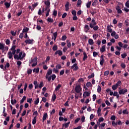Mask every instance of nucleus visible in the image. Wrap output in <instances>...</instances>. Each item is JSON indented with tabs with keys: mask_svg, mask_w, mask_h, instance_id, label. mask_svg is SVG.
I'll return each instance as SVG.
<instances>
[{
	"mask_svg": "<svg viewBox=\"0 0 129 129\" xmlns=\"http://www.w3.org/2000/svg\"><path fill=\"white\" fill-rule=\"evenodd\" d=\"M11 104L14 105V104H15V103H17V100L14 99L13 100V97H14V96L13 95H11Z\"/></svg>",
	"mask_w": 129,
	"mask_h": 129,
	"instance_id": "obj_9",
	"label": "nucleus"
},
{
	"mask_svg": "<svg viewBox=\"0 0 129 129\" xmlns=\"http://www.w3.org/2000/svg\"><path fill=\"white\" fill-rule=\"evenodd\" d=\"M39 72H40V68H34L33 70V72H34L36 74H38V73H39Z\"/></svg>",
	"mask_w": 129,
	"mask_h": 129,
	"instance_id": "obj_15",
	"label": "nucleus"
},
{
	"mask_svg": "<svg viewBox=\"0 0 129 129\" xmlns=\"http://www.w3.org/2000/svg\"><path fill=\"white\" fill-rule=\"evenodd\" d=\"M98 116H101V108L99 107L97 111Z\"/></svg>",
	"mask_w": 129,
	"mask_h": 129,
	"instance_id": "obj_12",
	"label": "nucleus"
},
{
	"mask_svg": "<svg viewBox=\"0 0 129 129\" xmlns=\"http://www.w3.org/2000/svg\"><path fill=\"white\" fill-rule=\"evenodd\" d=\"M67 46L68 48H71V43L69 40H67Z\"/></svg>",
	"mask_w": 129,
	"mask_h": 129,
	"instance_id": "obj_36",
	"label": "nucleus"
},
{
	"mask_svg": "<svg viewBox=\"0 0 129 129\" xmlns=\"http://www.w3.org/2000/svg\"><path fill=\"white\" fill-rule=\"evenodd\" d=\"M14 59H17V60H20V57H19V55L18 54L14 55Z\"/></svg>",
	"mask_w": 129,
	"mask_h": 129,
	"instance_id": "obj_58",
	"label": "nucleus"
},
{
	"mask_svg": "<svg viewBox=\"0 0 129 129\" xmlns=\"http://www.w3.org/2000/svg\"><path fill=\"white\" fill-rule=\"evenodd\" d=\"M56 69H61V68H62V67L61 66V64H58L56 65Z\"/></svg>",
	"mask_w": 129,
	"mask_h": 129,
	"instance_id": "obj_59",
	"label": "nucleus"
},
{
	"mask_svg": "<svg viewBox=\"0 0 129 129\" xmlns=\"http://www.w3.org/2000/svg\"><path fill=\"white\" fill-rule=\"evenodd\" d=\"M89 26H88V25H85V27L84 28V31L85 32V33H88V31H89Z\"/></svg>",
	"mask_w": 129,
	"mask_h": 129,
	"instance_id": "obj_10",
	"label": "nucleus"
},
{
	"mask_svg": "<svg viewBox=\"0 0 129 129\" xmlns=\"http://www.w3.org/2000/svg\"><path fill=\"white\" fill-rule=\"evenodd\" d=\"M99 27H98V26H97V25H95L94 26H93V27H92V29H93V30H94V31H97L98 30V29H99Z\"/></svg>",
	"mask_w": 129,
	"mask_h": 129,
	"instance_id": "obj_32",
	"label": "nucleus"
},
{
	"mask_svg": "<svg viewBox=\"0 0 129 129\" xmlns=\"http://www.w3.org/2000/svg\"><path fill=\"white\" fill-rule=\"evenodd\" d=\"M100 52H102V53H103V52H105V45H103L100 49Z\"/></svg>",
	"mask_w": 129,
	"mask_h": 129,
	"instance_id": "obj_27",
	"label": "nucleus"
},
{
	"mask_svg": "<svg viewBox=\"0 0 129 129\" xmlns=\"http://www.w3.org/2000/svg\"><path fill=\"white\" fill-rule=\"evenodd\" d=\"M5 49V44L3 43H0V50H4V49Z\"/></svg>",
	"mask_w": 129,
	"mask_h": 129,
	"instance_id": "obj_23",
	"label": "nucleus"
},
{
	"mask_svg": "<svg viewBox=\"0 0 129 129\" xmlns=\"http://www.w3.org/2000/svg\"><path fill=\"white\" fill-rule=\"evenodd\" d=\"M22 55H23V52H19L18 57L20 58V60H22Z\"/></svg>",
	"mask_w": 129,
	"mask_h": 129,
	"instance_id": "obj_52",
	"label": "nucleus"
},
{
	"mask_svg": "<svg viewBox=\"0 0 129 129\" xmlns=\"http://www.w3.org/2000/svg\"><path fill=\"white\" fill-rule=\"evenodd\" d=\"M122 113H123V114H128V111H127V109L123 110L122 111Z\"/></svg>",
	"mask_w": 129,
	"mask_h": 129,
	"instance_id": "obj_35",
	"label": "nucleus"
},
{
	"mask_svg": "<svg viewBox=\"0 0 129 129\" xmlns=\"http://www.w3.org/2000/svg\"><path fill=\"white\" fill-rule=\"evenodd\" d=\"M39 98H37L34 102V104H35V105H37L38 103H39Z\"/></svg>",
	"mask_w": 129,
	"mask_h": 129,
	"instance_id": "obj_50",
	"label": "nucleus"
},
{
	"mask_svg": "<svg viewBox=\"0 0 129 129\" xmlns=\"http://www.w3.org/2000/svg\"><path fill=\"white\" fill-rule=\"evenodd\" d=\"M71 69H73L74 71H77L79 69V68L77 66V63H74L71 67Z\"/></svg>",
	"mask_w": 129,
	"mask_h": 129,
	"instance_id": "obj_3",
	"label": "nucleus"
},
{
	"mask_svg": "<svg viewBox=\"0 0 129 129\" xmlns=\"http://www.w3.org/2000/svg\"><path fill=\"white\" fill-rule=\"evenodd\" d=\"M52 70H50L49 69L48 72H47V74L46 75H48V76H49V75H51V74H52Z\"/></svg>",
	"mask_w": 129,
	"mask_h": 129,
	"instance_id": "obj_44",
	"label": "nucleus"
},
{
	"mask_svg": "<svg viewBox=\"0 0 129 129\" xmlns=\"http://www.w3.org/2000/svg\"><path fill=\"white\" fill-rule=\"evenodd\" d=\"M38 64V58L37 57H35L33 59V66L35 67Z\"/></svg>",
	"mask_w": 129,
	"mask_h": 129,
	"instance_id": "obj_8",
	"label": "nucleus"
},
{
	"mask_svg": "<svg viewBox=\"0 0 129 129\" xmlns=\"http://www.w3.org/2000/svg\"><path fill=\"white\" fill-rule=\"evenodd\" d=\"M90 6H91V2H89L86 4V7L88 9H89L90 8Z\"/></svg>",
	"mask_w": 129,
	"mask_h": 129,
	"instance_id": "obj_37",
	"label": "nucleus"
},
{
	"mask_svg": "<svg viewBox=\"0 0 129 129\" xmlns=\"http://www.w3.org/2000/svg\"><path fill=\"white\" fill-rule=\"evenodd\" d=\"M88 43L89 45H92L94 44V41H93V39H90L88 40Z\"/></svg>",
	"mask_w": 129,
	"mask_h": 129,
	"instance_id": "obj_21",
	"label": "nucleus"
},
{
	"mask_svg": "<svg viewBox=\"0 0 129 129\" xmlns=\"http://www.w3.org/2000/svg\"><path fill=\"white\" fill-rule=\"evenodd\" d=\"M32 42H33V40H30V39H26L25 41V43H26V44H31L32 43Z\"/></svg>",
	"mask_w": 129,
	"mask_h": 129,
	"instance_id": "obj_28",
	"label": "nucleus"
},
{
	"mask_svg": "<svg viewBox=\"0 0 129 129\" xmlns=\"http://www.w3.org/2000/svg\"><path fill=\"white\" fill-rule=\"evenodd\" d=\"M57 54H58L59 56H62L63 52L61 50H57L55 52V55H57Z\"/></svg>",
	"mask_w": 129,
	"mask_h": 129,
	"instance_id": "obj_18",
	"label": "nucleus"
},
{
	"mask_svg": "<svg viewBox=\"0 0 129 129\" xmlns=\"http://www.w3.org/2000/svg\"><path fill=\"white\" fill-rule=\"evenodd\" d=\"M111 120H113V121H114L115 120V119L116 118V117H115V116H114V115H112L111 116Z\"/></svg>",
	"mask_w": 129,
	"mask_h": 129,
	"instance_id": "obj_61",
	"label": "nucleus"
},
{
	"mask_svg": "<svg viewBox=\"0 0 129 129\" xmlns=\"http://www.w3.org/2000/svg\"><path fill=\"white\" fill-rule=\"evenodd\" d=\"M26 100V96H24L22 98V99L20 101V104H22Z\"/></svg>",
	"mask_w": 129,
	"mask_h": 129,
	"instance_id": "obj_30",
	"label": "nucleus"
},
{
	"mask_svg": "<svg viewBox=\"0 0 129 129\" xmlns=\"http://www.w3.org/2000/svg\"><path fill=\"white\" fill-rule=\"evenodd\" d=\"M28 32H29V28L24 27L22 30V33H27Z\"/></svg>",
	"mask_w": 129,
	"mask_h": 129,
	"instance_id": "obj_17",
	"label": "nucleus"
},
{
	"mask_svg": "<svg viewBox=\"0 0 129 129\" xmlns=\"http://www.w3.org/2000/svg\"><path fill=\"white\" fill-rule=\"evenodd\" d=\"M29 66L33 67V57L31 58V60L29 61Z\"/></svg>",
	"mask_w": 129,
	"mask_h": 129,
	"instance_id": "obj_47",
	"label": "nucleus"
},
{
	"mask_svg": "<svg viewBox=\"0 0 129 129\" xmlns=\"http://www.w3.org/2000/svg\"><path fill=\"white\" fill-rule=\"evenodd\" d=\"M60 88H61V85L60 84H58L55 88V91H58V90H59L60 89Z\"/></svg>",
	"mask_w": 129,
	"mask_h": 129,
	"instance_id": "obj_29",
	"label": "nucleus"
},
{
	"mask_svg": "<svg viewBox=\"0 0 129 129\" xmlns=\"http://www.w3.org/2000/svg\"><path fill=\"white\" fill-rule=\"evenodd\" d=\"M32 71L33 70H32V69H28L27 70V74H28V75H30V74H32Z\"/></svg>",
	"mask_w": 129,
	"mask_h": 129,
	"instance_id": "obj_42",
	"label": "nucleus"
},
{
	"mask_svg": "<svg viewBox=\"0 0 129 129\" xmlns=\"http://www.w3.org/2000/svg\"><path fill=\"white\" fill-rule=\"evenodd\" d=\"M93 77H94V73H92L91 75H90L88 77L89 79H90L91 78H93Z\"/></svg>",
	"mask_w": 129,
	"mask_h": 129,
	"instance_id": "obj_53",
	"label": "nucleus"
},
{
	"mask_svg": "<svg viewBox=\"0 0 129 129\" xmlns=\"http://www.w3.org/2000/svg\"><path fill=\"white\" fill-rule=\"evenodd\" d=\"M103 120H104V119L102 117H100L98 119V121L99 122H102V121H103Z\"/></svg>",
	"mask_w": 129,
	"mask_h": 129,
	"instance_id": "obj_57",
	"label": "nucleus"
},
{
	"mask_svg": "<svg viewBox=\"0 0 129 129\" xmlns=\"http://www.w3.org/2000/svg\"><path fill=\"white\" fill-rule=\"evenodd\" d=\"M22 109H23V105H21L20 107V110L17 115V117H19L20 116V113H21V112H22Z\"/></svg>",
	"mask_w": 129,
	"mask_h": 129,
	"instance_id": "obj_16",
	"label": "nucleus"
},
{
	"mask_svg": "<svg viewBox=\"0 0 129 129\" xmlns=\"http://www.w3.org/2000/svg\"><path fill=\"white\" fill-rule=\"evenodd\" d=\"M33 83H34V85H35V89H36V88H38V87H39V84H38V82L37 81H35Z\"/></svg>",
	"mask_w": 129,
	"mask_h": 129,
	"instance_id": "obj_25",
	"label": "nucleus"
},
{
	"mask_svg": "<svg viewBox=\"0 0 129 129\" xmlns=\"http://www.w3.org/2000/svg\"><path fill=\"white\" fill-rule=\"evenodd\" d=\"M111 27H113V26L111 25H108L107 26V30L109 33H112V29H111Z\"/></svg>",
	"mask_w": 129,
	"mask_h": 129,
	"instance_id": "obj_7",
	"label": "nucleus"
},
{
	"mask_svg": "<svg viewBox=\"0 0 129 129\" xmlns=\"http://www.w3.org/2000/svg\"><path fill=\"white\" fill-rule=\"evenodd\" d=\"M69 124H70V122H68V123H66L64 124V127L67 128L69 126Z\"/></svg>",
	"mask_w": 129,
	"mask_h": 129,
	"instance_id": "obj_56",
	"label": "nucleus"
},
{
	"mask_svg": "<svg viewBox=\"0 0 129 129\" xmlns=\"http://www.w3.org/2000/svg\"><path fill=\"white\" fill-rule=\"evenodd\" d=\"M3 116H5V117H6L7 115H8V114L6 113V107H3Z\"/></svg>",
	"mask_w": 129,
	"mask_h": 129,
	"instance_id": "obj_24",
	"label": "nucleus"
},
{
	"mask_svg": "<svg viewBox=\"0 0 129 129\" xmlns=\"http://www.w3.org/2000/svg\"><path fill=\"white\" fill-rule=\"evenodd\" d=\"M121 56L123 59H124V58H125V57H126L127 55L126 54V53H123L121 55Z\"/></svg>",
	"mask_w": 129,
	"mask_h": 129,
	"instance_id": "obj_60",
	"label": "nucleus"
},
{
	"mask_svg": "<svg viewBox=\"0 0 129 129\" xmlns=\"http://www.w3.org/2000/svg\"><path fill=\"white\" fill-rule=\"evenodd\" d=\"M10 43H11V41H10V39H8L6 40V45H10Z\"/></svg>",
	"mask_w": 129,
	"mask_h": 129,
	"instance_id": "obj_64",
	"label": "nucleus"
},
{
	"mask_svg": "<svg viewBox=\"0 0 129 129\" xmlns=\"http://www.w3.org/2000/svg\"><path fill=\"white\" fill-rule=\"evenodd\" d=\"M45 11H46V13L45 14V16L48 17L49 16V14L51 10H50V9H47V10H45Z\"/></svg>",
	"mask_w": 129,
	"mask_h": 129,
	"instance_id": "obj_38",
	"label": "nucleus"
},
{
	"mask_svg": "<svg viewBox=\"0 0 129 129\" xmlns=\"http://www.w3.org/2000/svg\"><path fill=\"white\" fill-rule=\"evenodd\" d=\"M75 90L77 93H80L82 91V89L80 85H78L76 86Z\"/></svg>",
	"mask_w": 129,
	"mask_h": 129,
	"instance_id": "obj_1",
	"label": "nucleus"
},
{
	"mask_svg": "<svg viewBox=\"0 0 129 129\" xmlns=\"http://www.w3.org/2000/svg\"><path fill=\"white\" fill-rule=\"evenodd\" d=\"M56 100V94H53L52 97V101H55Z\"/></svg>",
	"mask_w": 129,
	"mask_h": 129,
	"instance_id": "obj_49",
	"label": "nucleus"
},
{
	"mask_svg": "<svg viewBox=\"0 0 129 129\" xmlns=\"http://www.w3.org/2000/svg\"><path fill=\"white\" fill-rule=\"evenodd\" d=\"M47 22L48 23H53V22H54V20H53V19H52L51 18H47Z\"/></svg>",
	"mask_w": 129,
	"mask_h": 129,
	"instance_id": "obj_33",
	"label": "nucleus"
},
{
	"mask_svg": "<svg viewBox=\"0 0 129 129\" xmlns=\"http://www.w3.org/2000/svg\"><path fill=\"white\" fill-rule=\"evenodd\" d=\"M84 58H83V60L84 61H85V60H86V59H87V54H86V52H84Z\"/></svg>",
	"mask_w": 129,
	"mask_h": 129,
	"instance_id": "obj_41",
	"label": "nucleus"
},
{
	"mask_svg": "<svg viewBox=\"0 0 129 129\" xmlns=\"http://www.w3.org/2000/svg\"><path fill=\"white\" fill-rule=\"evenodd\" d=\"M97 92L98 93H100V92H101V87H100L99 85L98 86Z\"/></svg>",
	"mask_w": 129,
	"mask_h": 129,
	"instance_id": "obj_31",
	"label": "nucleus"
},
{
	"mask_svg": "<svg viewBox=\"0 0 129 129\" xmlns=\"http://www.w3.org/2000/svg\"><path fill=\"white\" fill-rule=\"evenodd\" d=\"M105 123H101L99 125V129H103V127L105 126Z\"/></svg>",
	"mask_w": 129,
	"mask_h": 129,
	"instance_id": "obj_26",
	"label": "nucleus"
},
{
	"mask_svg": "<svg viewBox=\"0 0 129 129\" xmlns=\"http://www.w3.org/2000/svg\"><path fill=\"white\" fill-rule=\"evenodd\" d=\"M65 8L66 12H68L69 11V2H67L65 5Z\"/></svg>",
	"mask_w": 129,
	"mask_h": 129,
	"instance_id": "obj_20",
	"label": "nucleus"
},
{
	"mask_svg": "<svg viewBox=\"0 0 129 129\" xmlns=\"http://www.w3.org/2000/svg\"><path fill=\"white\" fill-rule=\"evenodd\" d=\"M111 33V37H114L116 35V32H115L114 31H112Z\"/></svg>",
	"mask_w": 129,
	"mask_h": 129,
	"instance_id": "obj_43",
	"label": "nucleus"
},
{
	"mask_svg": "<svg viewBox=\"0 0 129 129\" xmlns=\"http://www.w3.org/2000/svg\"><path fill=\"white\" fill-rule=\"evenodd\" d=\"M46 78L47 79V80L48 81H51V79H52V77L51 76L49 77V76L46 75Z\"/></svg>",
	"mask_w": 129,
	"mask_h": 129,
	"instance_id": "obj_55",
	"label": "nucleus"
},
{
	"mask_svg": "<svg viewBox=\"0 0 129 129\" xmlns=\"http://www.w3.org/2000/svg\"><path fill=\"white\" fill-rule=\"evenodd\" d=\"M52 15L53 16H54V17H56V16H57V11L54 10Z\"/></svg>",
	"mask_w": 129,
	"mask_h": 129,
	"instance_id": "obj_62",
	"label": "nucleus"
},
{
	"mask_svg": "<svg viewBox=\"0 0 129 129\" xmlns=\"http://www.w3.org/2000/svg\"><path fill=\"white\" fill-rule=\"evenodd\" d=\"M47 117H48V114H47V113H45L44 114V115L43 116V118H42L43 122H44V121H45V120H46V119H47Z\"/></svg>",
	"mask_w": 129,
	"mask_h": 129,
	"instance_id": "obj_14",
	"label": "nucleus"
},
{
	"mask_svg": "<svg viewBox=\"0 0 129 129\" xmlns=\"http://www.w3.org/2000/svg\"><path fill=\"white\" fill-rule=\"evenodd\" d=\"M52 50H53V51H56V50H58V46H57V45L53 46Z\"/></svg>",
	"mask_w": 129,
	"mask_h": 129,
	"instance_id": "obj_54",
	"label": "nucleus"
},
{
	"mask_svg": "<svg viewBox=\"0 0 129 129\" xmlns=\"http://www.w3.org/2000/svg\"><path fill=\"white\" fill-rule=\"evenodd\" d=\"M8 57L9 59H12V60L14 59V58H13V53H12V51H9L8 53Z\"/></svg>",
	"mask_w": 129,
	"mask_h": 129,
	"instance_id": "obj_11",
	"label": "nucleus"
},
{
	"mask_svg": "<svg viewBox=\"0 0 129 129\" xmlns=\"http://www.w3.org/2000/svg\"><path fill=\"white\" fill-rule=\"evenodd\" d=\"M98 1V0H95L94 2L92 3V6L95 7L96 6V4H97Z\"/></svg>",
	"mask_w": 129,
	"mask_h": 129,
	"instance_id": "obj_48",
	"label": "nucleus"
},
{
	"mask_svg": "<svg viewBox=\"0 0 129 129\" xmlns=\"http://www.w3.org/2000/svg\"><path fill=\"white\" fill-rule=\"evenodd\" d=\"M127 92V89H122L119 91V94H122L123 95L125 94Z\"/></svg>",
	"mask_w": 129,
	"mask_h": 129,
	"instance_id": "obj_4",
	"label": "nucleus"
},
{
	"mask_svg": "<svg viewBox=\"0 0 129 129\" xmlns=\"http://www.w3.org/2000/svg\"><path fill=\"white\" fill-rule=\"evenodd\" d=\"M86 86L88 87H91V86H92V84L90 83V82H89L87 83Z\"/></svg>",
	"mask_w": 129,
	"mask_h": 129,
	"instance_id": "obj_46",
	"label": "nucleus"
},
{
	"mask_svg": "<svg viewBox=\"0 0 129 129\" xmlns=\"http://www.w3.org/2000/svg\"><path fill=\"white\" fill-rule=\"evenodd\" d=\"M116 86H117V87H118V86H121V81H118L117 83H116V84H115Z\"/></svg>",
	"mask_w": 129,
	"mask_h": 129,
	"instance_id": "obj_40",
	"label": "nucleus"
},
{
	"mask_svg": "<svg viewBox=\"0 0 129 129\" xmlns=\"http://www.w3.org/2000/svg\"><path fill=\"white\" fill-rule=\"evenodd\" d=\"M117 86L116 85H114L112 86V89H113V90H116V89H117Z\"/></svg>",
	"mask_w": 129,
	"mask_h": 129,
	"instance_id": "obj_45",
	"label": "nucleus"
},
{
	"mask_svg": "<svg viewBox=\"0 0 129 129\" xmlns=\"http://www.w3.org/2000/svg\"><path fill=\"white\" fill-rule=\"evenodd\" d=\"M125 7H126V8H128L129 9V0H128L125 4Z\"/></svg>",
	"mask_w": 129,
	"mask_h": 129,
	"instance_id": "obj_63",
	"label": "nucleus"
},
{
	"mask_svg": "<svg viewBox=\"0 0 129 129\" xmlns=\"http://www.w3.org/2000/svg\"><path fill=\"white\" fill-rule=\"evenodd\" d=\"M90 96V92H87V91L84 92L83 95V96L84 98Z\"/></svg>",
	"mask_w": 129,
	"mask_h": 129,
	"instance_id": "obj_6",
	"label": "nucleus"
},
{
	"mask_svg": "<svg viewBox=\"0 0 129 129\" xmlns=\"http://www.w3.org/2000/svg\"><path fill=\"white\" fill-rule=\"evenodd\" d=\"M4 5L7 9H10V7H11V3L6 2Z\"/></svg>",
	"mask_w": 129,
	"mask_h": 129,
	"instance_id": "obj_19",
	"label": "nucleus"
},
{
	"mask_svg": "<svg viewBox=\"0 0 129 129\" xmlns=\"http://www.w3.org/2000/svg\"><path fill=\"white\" fill-rule=\"evenodd\" d=\"M81 4H82V1L78 0V1H77V7H79V6H81Z\"/></svg>",
	"mask_w": 129,
	"mask_h": 129,
	"instance_id": "obj_39",
	"label": "nucleus"
},
{
	"mask_svg": "<svg viewBox=\"0 0 129 129\" xmlns=\"http://www.w3.org/2000/svg\"><path fill=\"white\" fill-rule=\"evenodd\" d=\"M101 60L100 61V64L102 66L103 65V63H104V58H103V55H101Z\"/></svg>",
	"mask_w": 129,
	"mask_h": 129,
	"instance_id": "obj_22",
	"label": "nucleus"
},
{
	"mask_svg": "<svg viewBox=\"0 0 129 129\" xmlns=\"http://www.w3.org/2000/svg\"><path fill=\"white\" fill-rule=\"evenodd\" d=\"M43 86H44V83H43V82H41L38 86V87H39V88H42Z\"/></svg>",
	"mask_w": 129,
	"mask_h": 129,
	"instance_id": "obj_51",
	"label": "nucleus"
},
{
	"mask_svg": "<svg viewBox=\"0 0 129 129\" xmlns=\"http://www.w3.org/2000/svg\"><path fill=\"white\" fill-rule=\"evenodd\" d=\"M36 122H37V117L35 116L33 120V124H36Z\"/></svg>",
	"mask_w": 129,
	"mask_h": 129,
	"instance_id": "obj_34",
	"label": "nucleus"
},
{
	"mask_svg": "<svg viewBox=\"0 0 129 129\" xmlns=\"http://www.w3.org/2000/svg\"><path fill=\"white\" fill-rule=\"evenodd\" d=\"M116 10L118 14H121V13H122V11L120 9V7L119 6H116Z\"/></svg>",
	"mask_w": 129,
	"mask_h": 129,
	"instance_id": "obj_13",
	"label": "nucleus"
},
{
	"mask_svg": "<svg viewBox=\"0 0 129 129\" xmlns=\"http://www.w3.org/2000/svg\"><path fill=\"white\" fill-rule=\"evenodd\" d=\"M45 5L47 6V7L45 8V11H47L48 9H50V1L47 0L44 2Z\"/></svg>",
	"mask_w": 129,
	"mask_h": 129,
	"instance_id": "obj_5",
	"label": "nucleus"
},
{
	"mask_svg": "<svg viewBox=\"0 0 129 129\" xmlns=\"http://www.w3.org/2000/svg\"><path fill=\"white\" fill-rule=\"evenodd\" d=\"M97 23L95 22V20L94 19H92L91 21V23L90 24V27L91 29H92L94 26H96Z\"/></svg>",
	"mask_w": 129,
	"mask_h": 129,
	"instance_id": "obj_2",
	"label": "nucleus"
}]
</instances>
